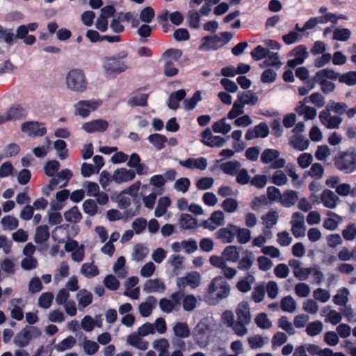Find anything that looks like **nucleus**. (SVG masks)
<instances>
[{"mask_svg":"<svg viewBox=\"0 0 356 356\" xmlns=\"http://www.w3.org/2000/svg\"><path fill=\"white\" fill-rule=\"evenodd\" d=\"M225 224V214L221 211H215L210 218L202 222V226L210 231L215 230L218 227Z\"/></svg>","mask_w":356,"mask_h":356,"instance_id":"obj_22","label":"nucleus"},{"mask_svg":"<svg viewBox=\"0 0 356 356\" xmlns=\"http://www.w3.org/2000/svg\"><path fill=\"white\" fill-rule=\"evenodd\" d=\"M328 218H325L323 222V227L327 230L334 231L337 229L338 225L343 220L339 215L334 212L328 211L326 213Z\"/></svg>","mask_w":356,"mask_h":356,"instance_id":"obj_28","label":"nucleus"},{"mask_svg":"<svg viewBox=\"0 0 356 356\" xmlns=\"http://www.w3.org/2000/svg\"><path fill=\"white\" fill-rule=\"evenodd\" d=\"M320 199L323 205L330 209H336L340 202L338 195L330 189L324 190L321 194Z\"/></svg>","mask_w":356,"mask_h":356,"instance_id":"obj_23","label":"nucleus"},{"mask_svg":"<svg viewBox=\"0 0 356 356\" xmlns=\"http://www.w3.org/2000/svg\"><path fill=\"white\" fill-rule=\"evenodd\" d=\"M275 170L269 176V181L271 184L277 186H285L289 182L288 177H290L294 187L299 188L302 185V181L299 179L300 176L297 174L293 165H288L285 170L281 169Z\"/></svg>","mask_w":356,"mask_h":356,"instance_id":"obj_3","label":"nucleus"},{"mask_svg":"<svg viewBox=\"0 0 356 356\" xmlns=\"http://www.w3.org/2000/svg\"><path fill=\"white\" fill-rule=\"evenodd\" d=\"M136 177V172L132 169L120 168L116 169L112 175V180L116 184H121L129 182Z\"/></svg>","mask_w":356,"mask_h":356,"instance_id":"obj_20","label":"nucleus"},{"mask_svg":"<svg viewBox=\"0 0 356 356\" xmlns=\"http://www.w3.org/2000/svg\"><path fill=\"white\" fill-rule=\"evenodd\" d=\"M148 140L157 149H161L164 147V145L167 142V138L165 136L163 135L159 134H154L149 136Z\"/></svg>","mask_w":356,"mask_h":356,"instance_id":"obj_55","label":"nucleus"},{"mask_svg":"<svg viewBox=\"0 0 356 356\" xmlns=\"http://www.w3.org/2000/svg\"><path fill=\"white\" fill-rule=\"evenodd\" d=\"M171 204V200L168 197L163 196L159 199L154 211V216L156 218L163 216Z\"/></svg>","mask_w":356,"mask_h":356,"instance_id":"obj_35","label":"nucleus"},{"mask_svg":"<svg viewBox=\"0 0 356 356\" xmlns=\"http://www.w3.org/2000/svg\"><path fill=\"white\" fill-rule=\"evenodd\" d=\"M280 307L284 312L293 313L297 307L296 302L291 296H287L281 299Z\"/></svg>","mask_w":356,"mask_h":356,"instance_id":"obj_43","label":"nucleus"},{"mask_svg":"<svg viewBox=\"0 0 356 356\" xmlns=\"http://www.w3.org/2000/svg\"><path fill=\"white\" fill-rule=\"evenodd\" d=\"M179 224L182 229H192L196 228L197 226V220L192 216L186 213L181 215Z\"/></svg>","mask_w":356,"mask_h":356,"instance_id":"obj_39","label":"nucleus"},{"mask_svg":"<svg viewBox=\"0 0 356 356\" xmlns=\"http://www.w3.org/2000/svg\"><path fill=\"white\" fill-rule=\"evenodd\" d=\"M65 218L70 222H78L81 219V213L77 207H73L64 214Z\"/></svg>","mask_w":356,"mask_h":356,"instance_id":"obj_57","label":"nucleus"},{"mask_svg":"<svg viewBox=\"0 0 356 356\" xmlns=\"http://www.w3.org/2000/svg\"><path fill=\"white\" fill-rule=\"evenodd\" d=\"M138 333H132L127 338V343L138 349L145 350L148 348V342L141 338Z\"/></svg>","mask_w":356,"mask_h":356,"instance_id":"obj_33","label":"nucleus"},{"mask_svg":"<svg viewBox=\"0 0 356 356\" xmlns=\"http://www.w3.org/2000/svg\"><path fill=\"white\" fill-rule=\"evenodd\" d=\"M294 292L299 298H307L311 293V288L305 282H298L294 286Z\"/></svg>","mask_w":356,"mask_h":356,"instance_id":"obj_54","label":"nucleus"},{"mask_svg":"<svg viewBox=\"0 0 356 356\" xmlns=\"http://www.w3.org/2000/svg\"><path fill=\"white\" fill-rule=\"evenodd\" d=\"M290 223L291 225V232L296 238L305 236L306 225L305 223V216L302 213L294 212L291 216Z\"/></svg>","mask_w":356,"mask_h":356,"instance_id":"obj_16","label":"nucleus"},{"mask_svg":"<svg viewBox=\"0 0 356 356\" xmlns=\"http://www.w3.org/2000/svg\"><path fill=\"white\" fill-rule=\"evenodd\" d=\"M179 165L188 169H198L204 170L207 168V160L204 157L197 159L189 158L185 161H180Z\"/></svg>","mask_w":356,"mask_h":356,"instance_id":"obj_26","label":"nucleus"},{"mask_svg":"<svg viewBox=\"0 0 356 356\" xmlns=\"http://www.w3.org/2000/svg\"><path fill=\"white\" fill-rule=\"evenodd\" d=\"M296 112L300 116H303L305 120H314L317 115V111L314 107L305 106L302 104L297 105L295 108Z\"/></svg>","mask_w":356,"mask_h":356,"instance_id":"obj_30","label":"nucleus"},{"mask_svg":"<svg viewBox=\"0 0 356 356\" xmlns=\"http://www.w3.org/2000/svg\"><path fill=\"white\" fill-rule=\"evenodd\" d=\"M152 347L159 353V356H169L170 343L168 339L161 338L154 340L152 343Z\"/></svg>","mask_w":356,"mask_h":356,"instance_id":"obj_37","label":"nucleus"},{"mask_svg":"<svg viewBox=\"0 0 356 356\" xmlns=\"http://www.w3.org/2000/svg\"><path fill=\"white\" fill-rule=\"evenodd\" d=\"M320 122L328 129H338L343 122V118L333 115L329 110L325 108L318 115Z\"/></svg>","mask_w":356,"mask_h":356,"instance_id":"obj_14","label":"nucleus"},{"mask_svg":"<svg viewBox=\"0 0 356 356\" xmlns=\"http://www.w3.org/2000/svg\"><path fill=\"white\" fill-rule=\"evenodd\" d=\"M72 177V172L68 169H64L51 179L49 185L43 189L44 193L49 195L50 192L57 187H65Z\"/></svg>","mask_w":356,"mask_h":356,"instance_id":"obj_12","label":"nucleus"},{"mask_svg":"<svg viewBox=\"0 0 356 356\" xmlns=\"http://www.w3.org/2000/svg\"><path fill=\"white\" fill-rule=\"evenodd\" d=\"M245 73V64L241 63L236 68L234 66L223 67L221 70V74L224 76L234 77L236 74H243Z\"/></svg>","mask_w":356,"mask_h":356,"instance_id":"obj_50","label":"nucleus"},{"mask_svg":"<svg viewBox=\"0 0 356 356\" xmlns=\"http://www.w3.org/2000/svg\"><path fill=\"white\" fill-rule=\"evenodd\" d=\"M148 248L142 245L137 244L134 246L133 251L131 253L132 259L138 262L143 261L148 254Z\"/></svg>","mask_w":356,"mask_h":356,"instance_id":"obj_40","label":"nucleus"},{"mask_svg":"<svg viewBox=\"0 0 356 356\" xmlns=\"http://www.w3.org/2000/svg\"><path fill=\"white\" fill-rule=\"evenodd\" d=\"M102 105V100L100 99L79 100L74 105V115L82 118H86Z\"/></svg>","mask_w":356,"mask_h":356,"instance_id":"obj_8","label":"nucleus"},{"mask_svg":"<svg viewBox=\"0 0 356 356\" xmlns=\"http://www.w3.org/2000/svg\"><path fill=\"white\" fill-rule=\"evenodd\" d=\"M108 127V122L103 119H97L85 122L82 124V129L86 133L105 131Z\"/></svg>","mask_w":356,"mask_h":356,"instance_id":"obj_21","label":"nucleus"},{"mask_svg":"<svg viewBox=\"0 0 356 356\" xmlns=\"http://www.w3.org/2000/svg\"><path fill=\"white\" fill-rule=\"evenodd\" d=\"M280 152L275 149H266L261 154V161L270 164L271 169H282L286 165V160L280 157Z\"/></svg>","mask_w":356,"mask_h":356,"instance_id":"obj_10","label":"nucleus"},{"mask_svg":"<svg viewBox=\"0 0 356 356\" xmlns=\"http://www.w3.org/2000/svg\"><path fill=\"white\" fill-rule=\"evenodd\" d=\"M174 334L179 338H187L190 335V330L186 323L177 322L173 328Z\"/></svg>","mask_w":356,"mask_h":356,"instance_id":"obj_47","label":"nucleus"},{"mask_svg":"<svg viewBox=\"0 0 356 356\" xmlns=\"http://www.w3.org/2000/svg\"><path fill=\"white\" fill-rule=\"evenodd\" d=\"M298 200V192L293 190H287L282 195L280 202L285 207H291L296 203Z\"/></svg>","mask_w":356,"mask_h":356,"instance_id":"obj_36","label":"nucleus"},{"mask_svg":"<svg viewBox=\"0 0 356 356\" xmlns=\"http://www.w3.org/2000/svg\"><path fill=\"white\" fill-rule=\"evenodd\" d=\"M81 273L86 277L90 278L99 274L98 268L92 263H85L81 268Z\"/></svg>","mask_w":356,"mask_h":356,"instance_id":"obj_53","label":"nucleus"},{"mask_svg":"<svg viewBox=\"0 0 356 356\" xmlns=\"http://www.w3.org/2000/svg\"><path fill=\"white\" fill-rule=\"evenodd\" d=\"M182 294L175 292L171 294L169 299L162 298L159 301L161 309L165 313H170L174 310H179L181 306Z\"/></svg>","mask_w":356,"mask_h":356,"instance_id":"obj_17","label":"nucleus"},{"mask_svg":"<svg viewBox=\"0 0 356 356\" xmlns=\"http://www.w3.org/2000/svg\"><path fill=\"white\" fill-rule=\"evenodd\" d=\"M323 329V323L320 321H315L307 324L306 332L309 336L314 337L321 333Z\"/></svg>","mask_w":356,"mask_h":356,"instance_id":"obj_51","label":"nucleus"},{"mask_svg":"<svg viewBox=\"0 0 356 356\" xmlns=\"http://www.w3.org/2000/svg\"><path fill=\"white\" fill-rule=\"evenodd\" d=\"M88 81L83 70H70L65 76V86L68 90L75 93H83L88 89Z\"/></svg>","mask_w":356,"mask_h":356,"instance_id":"obj_2","label":"nucleus"},{"mask_svg":"<svg viewBox=\"0 0 356 356\" xmlns=\"http://www.w3.org/2000/svg\"><path fill=\"white\" fill-rule=\"evenodd\" d=\"M350 294L349 290L343 287L339 289L337 293L333 297V302L335 305L339 306H344L348 301V296Z\"/></svg>","mask_w":356,"mask_h":356,"instance_id":"obj_44","label":"nucleus"},{"mask_svg":"<svg viewBox=\"0 0 356 356\" xmlns=\"http://www.w3.org/2000/svg\"><path fill=\"white\" fill-rule=\"evenodd\" d=\"M92 294L86 290H80L76 295V300L78 302V308L83 311L86 307L89 306L92 302Z\"/></svg>","mask_w":356,"mask_h":356,"instance_id":"obj_29","label":"nucleus"},{"mask_svg":"<svg viewBox=\"0 0 356 356\" xmlns=\"http://www.w3.org/2000/svg\"><path fill=\"white\" fill-rule=\"evenodd\" d=\"M279 215L275 211H270L264 217V222L268 228H271L277 223Z\"/></svg>","mask_w":356,"mask_h":356,"instance_id":"obj_64","label":"nucleus"},{"mask_svg":"<svg viewBox=\"0 0 356 356\" xmlns=\"http://www.w3.org/2000/svg\"><path fill=\"white\" fill-rule=\"evenodd\" d=\"M202 142L209 147H218L225 143V140L219 136H213L209 129H206L202 134Z\"/></svg>","mask_w":356,"mask_h":356,"instance_id":"obj_25","label":"nucleus"},{"mask_svg":"<svg viewBox=\"0 0 356 356\" xmlns=\"http://www.w3.org/2000/svg\"><path fill=\"white\" fill-rule=\"evenodd\" d=\"M186 96V92L184 90H179L175 92H172L169 97L168 105L171 109H177L179 107V102Z\"/></svg>","mask_w":356,"mask_h":356,"instance_id":"obj_41","label":"nucleus"},{"mask_svg":"<svg viewBox=\"0 0 356 356\" xmlns=\"http://www.w3.org/2000/svg\"><path fill=\"white\" fill-rule=\"evenodd\" d=\"M232 38V34L229 32H222L218 35L211 37H205L206 42L201 45V50H207L209 49H217L227 44Z\"/></svg>","mask_w":356,"mask_h":356,"instance_id":"obj_11","label":"nucleus"},{"mask_svg":"<svg viewBox=\"0 0 356 356\" xmlns=\"http://www.w3.org/2000/svg\"><path fill=\"white\" fill-rule=\"evenodd\" d=\"M302 309L309 314H316L319 310V306L316 300L307 299L302 303Z\"/></svg>","mask_w":356,"mask_h":356,"instance_id":"obj_59","label":"nucleus"},{"mask_svg":"<svg viewBox=\"0 0 356 356\" xmlns=\"http://www.w3.org/2000/svg\"><path fill=\"white\" fill-rule=\"evenodd\" d=\"M54 294L51 292L42 293L38 298V306L43 309H49L52 303Z\"/></svg>","mask_w":356,"mask_h":356,"instance_id":"obj_58","label":"nucleus"},{"mask_svg":"<svg viewBox=\"0 0 356 356\" xmlns=\"http://www.w3.org/2000/svg\"><path fill=\"white\" fill-rule=\"evenodd\" d=\"M282 63L280 60L278 53L268 51L264 60L260 64L261 67H274L277 69L280 68Z\"/></svg>","mask_w":356,"mask_h":356,"instance_id":"obj_34","label":"nucleus"},{"mask_svg":"<svg viewBox=\"0 0 356 356\" xmlns=\"http://www.w3.org/2000/svg\"><path fill=\"white\" fill-rule=\"evenodd\" d=\"M222 256L228 261L236 262L238 261L240 257L239 249L236 246H228L224 250Z\"/></svg>","mask_w":356,"mask_h":356,"instance_id":"obj_48","label":"nucleus"},{"mask_svg":"<svg viewBox=\"0 0 356 356\" xmlns=\"http://www.w3.org/2000/svg\"><path fill=\"white\" fill-rule=\"evenodd\" d=\"M11 316L17 320L20 321L24 317L22 301L21 299H13L11 300Z\"/></svg>","mask_w":356,"mask_h":356,"instance_id":"obj_45","label":"nucleus"},{"mask_svg":"<svg viewBox=\"0 0 356 356\" xmlns=\"http://www.w3.org/2000/svg\"><path fill=\"white\" fill-rule=\"evenodd\" d=\"M65 250L67 252H71L72 259L76 262H81L85 257V247L79 244L76 241L70 239L65 245Z\"/></svg>","mask_w":356,"mask_h":356,"instance_id":"obj_18","label":"nucleus"},{"mask_svg":"<svg viewBox=\"0 0 356 356\" xmlns=\"http://www.w3.org/2000/svg\"><path fill=\"white\" fill-rule=\"evenodd\" d=\"M54 146L57 151L58 157L63 160L65 159L67 156L66 143L63 140L58 139L54 142Z\"/></svg>","mask_w":356,"mask_h":356,"instance_id":"obj_63","label":"nucleus"},{"mask_svg":"<svg viewBox=\"0 0 356 356\" xmlns=\"http://www.w3.org/2000/svg\"><path fill=\"white\" fill-rule=\"evenodd\" d=\"M75 338L72 336H70L56 344L55 348L57 351L63 352L72 348L75 345Z\"/></svg>","mask_w":356,"mask_h":356,"instance_id":"obj_56","label":"nucleus"},{"mask_svg":"<svg viewBox=\"0 0 356 356\" xmlns=\"http://www.w3.org/2000/svg\"><path fill=\"white\" fill-rule=\"evenodd\" d=\"M127 56L128 53L126 51H122L113 56L102 58L101 68L104 76L106 78H115L128 70V64L123 60Z\"/></svg>","mask_w":356,"mask_h":356,"instance_id":"obj_1","label":"nucleus"},{"mask_svg":"<svg viewBox=\"0 0 356 356\" xmlns=\"http://www.w3.org/2000/svg\"><path fill=\"white\" fill-rule=\"evenodd\" d=\"M245 99L243 94L238 95V99L234 102L232 110L228 113L229 119H234L242 115L244 112Z\"/></svg>","mask_w":356,"mask_h":356,"instance_id":"obj_32","label":"nucleus"},{"mask_svg":"<svg viewBox=\"0 0 356 356\" xmlns=\"http://www.w3.org/2000/svg\"><path fill=\"white\" fill-rule=\"evenodd\" d=\"M201 280V275L198 272L192 271L185 276L178 277L176 284L179 289H184L187 286L193 289L200 286Z\"/></svg>","mask_w":356,"mask_h":356,"instance_id":"obj_15","label":"nucleus"},{"mask_svg":"<svg viewBox=\"0 0 356 356\" xmlns=\"http://www.w3.org/2000/svg\"><path fill=\"white\" fill-rule=\"evenodd\" d=\"M126 260L124 257H120L113 266V270L120 278H124L127 275V270L125 267Z\"/></svg>","mask_w":356,"mask_h":356,"instance_id":"obj_46","label":"nucleus"},{"mask_svg":"<svg viewBox=\"0 0 356 356\" xmlns=\"http://www.w3.org/2000/svg\"><path fill=\"white\" fill-rule=\"evenodd\" d=\"M212 128L214 132L222 134L229 133L232 129L231 125L227 122L225 118H222L213 123Z\"/></svg>","mask_w":356,"mask_h":356,"instance_id":"obj_52","label":"nucleus"},{"mask_svg":"<svg viewBox=\"0 0 356 356\" xmlns=\"http://www.w3.org/2000/svg\"><path fill=\"white\" fill-rule=\"evenodd\" d=\"M230 293V287L227 282L222 276H217L211 281L208 288V293L213 298L211 303L216 304L226 298Z\"/></svg>","mask_w":356,"mask_h":356,"instance_id":"obj_5","label":"nucleus"},{"mask_svg":"<svg viewBox=\"0 0 356 356\" xmlns=\"http://www.w3.org/2000/svg\"><path fill=\"white\" fill-rule=\"evenodd\" d=\"M314 298L316 300L323 303L328 302L330 299V291L323 288H318L313 292Z\"/></svg>","mask_w":356,"mask_h":356,"instance_id":"obj_60","label":"nucleus"},{"mask_svg":"<svg viewBox=\"0 0 356 356\" xmlns=\"http://www.w3.org/2000/svg\"><path fill=\"white\" fill-rule=\"evenodd\" d=\"M336 168L345 173L350 174L356 171V151L348 149L341 152L334 159Z\"/></svg>","mask_w":356,"mask_h":356,"instance_id":"obj_6","label":"nucleus"},{"mask_svg":"<svg viewBox=\"0 0 356 356\" xmlns=\"http://www.w3.org/2000/svg\"><path fill=\"white\" fill-rule=\"evenodd\" d=\"M338 78V74L333 70L325 68L318 71L314 76V81L317 83H323L328 80H336Z\"/></svg>","mask_w":356,"mask_h":356,"instance_id":"obj_31","label":"nucleus"},{"mask_svg":"<svg viewBox=\"0 0 356 356\" xmlns=\"http://www.w3.org/2000/svg\"><path fill=\"white\" fill-rule=\"evenodd\" d=\"M216 238L225 243H232L235 236L241 243H245V231L236 225L230 224L220 229L216 233Z\"/></svg>","mask_w":356,"mask_h":356,"instance_id":"obj_7","label":"nucleus"},{"mask_svg":"<svg viewBox=\"0 0 356 356\" xmlns=\"http://www.w3.org/2000/svg\"><path fill=\"white\" fill-rule=\"evenodd\" d=\"M22 131L27 136L35 137L46 134L47 129L44 124L37 121H30L22 124Z\"/></svg>","mask_w":356,"mask_h":356,"instance_id":"obj_19","label":"nucleus"},{"mask_svg":"<svg viewBox=\"0 0 356 356\" xmlns=\"http://www.w3.org/2000/svg\"><path fill=\"white\" fill-rule=\"evenodd\" d=\"M49 236L47 226H39L36 229L35 241L37 243H42L46 241Z\"/></svg>","mask_w":356,"mask_h":356,"instance_id":"obj_61","label":"nucleus"},{"mask_svg":"<svg viewBox=\"0 0 356 356\" xmlns=\"http://www.w3.org/2000/svg\"><path fill=\"white\" fill-rule=\"evenodd\" d=\"M41 333V330L36 327H25L15 336L14 343L19 347H25L31 340L39 337Z\"/></svg>","mask_w":356,"mask_h":356,"instance_id":"obj_13","label":"nucleus"},{"mask_svg":"<svg viewBox=\"0 0 356 356\" xmlns=\"http://www.w3.org/2000/svg\"><path fill=\"white\" fill-rule=\"evenodd\" d=\"M268 177L264 175H257L251 178L246 173V183H250L257 188H264L268 183Z\"/></svg>","mask_w":356,"mask_h":356,"instance_id":"obj_42","label":"nucleus"},{"mask_svg":"<svg viewBox=\"0 0 356 356\" xmlns=\"http://www.w3.org/2000/svg\"><path fill=\"white\" fill-rule=\"evenodd\" d=\"M290 144L293 148L299 151H303L308 148L309 142L300 135H294L290 139Z\"/></svg>","mask_w":356,"mask_h":356,"instance_id":"obj_38","label":"nucleus"},{"mask_svg":"<svg viewBox=\"0 0 356 356\" xmlns=\"http://www.w3.org/2000/svg\"><path fill=\"white\" fill-rule=\"evenodd\" d=\"M143 291L147 293H163L165 284L160 278L149 279L144 283Z\"/></svg>","mask_w":356,"mask_h":356,"instance_id":"obj_24","label":"nucleus"},{"mask_svg":"<svg viewBox=\"0 0 356 356\" xmlns=\"http://www.w3.org/2000/svg\"><path fill=\"white\" fill-rule=\"evenodd\" d=\"M269 134L268 126L266 123H261L246 132V139L254 138H265Z\"/></svg>","mask_w":356,"mask_h":356,"instance_id":"obj_27","label":"nucleus"},{"mask_svg":"<svg viewBox=\"0 0 356 356\" xmlns=\"http://www.w3.org/2000/svg\"><path fill=\"white\" fill-rule=\"evenodd\" d=\"M236 314V320L234 319L232 312L225 311L222 315V320L224 323L231 327L237 335L243 336L245 334V303L238 304Z\"/></svg>","mask_w":356,"mask_h":356,"instance_id":"obj_4","label":"nucleus"},{"mask_svg":"<svg viewBox=\"0 0 356 356\" xmlns=\"http://www.w3.org/2000/svg\"><path fill=\"white\" fill-rule=\"evenodd\" d=\"M154 10L151 7H146L140 11L139 19L135 16L134 13L131 12L121 14L119 16V19L131 23V26L136 28L139 26L140 22L145 24L150 23L154 19Z\"/></svg>","mask_w":356,"mask_h":356,"instance_id":"obj_9","label":"nucleus"},{"mask_svg":"<svg viewBox=\"0 0 356 356\" xmlns=\"http://www.w3.org/2000/svg\"><path fill=\"white\" fill-rule=\"evenodd\" d=\"M348 105L344 102H338L334 101H330L326 106L325 108L329 110L330 112L341 115L345 114Z\"/></svg>","mask_w":356,"mask_h":356,"instance_id":"obj_49","label":"nucleus"},{"mask_svg":"<svg viewBox=\"0 0 356 356\" xmlns=\"http://www.w3.org/2000/svg\"><path fill=\"white\" fill-rule=\"evenodd\" d=\"M241 167V164L236 161H229L222 165V170L228 175H235Z\"/></svg>","mask_w":356,"mask_h":356,"instance_id":"obj_62","label":"nucleus"}]
</instances>
